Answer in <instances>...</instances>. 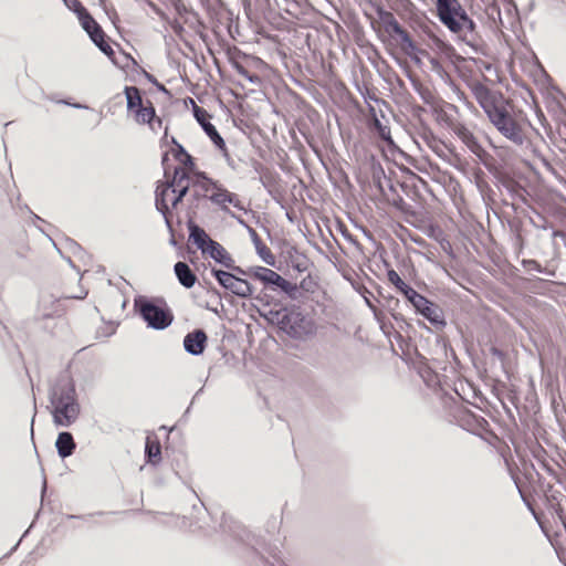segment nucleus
I'll use <instances>...</instances> for the list:
<instances>
[{"label": "nucleus", "instance_id": "f257e3e1", "mask_svg": "<svg viewBox=\"0 0 566 566\" xmlns=\"http://www.w3.org/2000/svg\"><path fill=\"white\" fill-rule=\"evenodd\" d=\"M53 421L60 427H70L78 417L80 405L75 387L70 379L61 380L51 392Z\"/></svg>", "mask_w": 566, "mask_h": 566}, {"label": "nucleus", "instance_id": "f03ea898", "mask_svg": "<svg viewBox=\"0 0 566 566\" xmlns=\"http://www.w3.org/2000/svg\"><path fill=\"white\" fill-rule=\"evenodd\" d=\"M189 188V176L182 168L175 169L174 179L170 184L158 186L156 191V206L164 214L169 207H175Z\"/></svg>", "mask_w": 566, "mask_h": 566}, {"label": "nucleus", "instance_id": "7ed1b4c3", "mask_svg": "<svg viewBox=\"0 0 566 566\" xmlns=\"http://www.w3.org/2000/svg\"><path fill=\"white\" fill-rule=\"evenodd\" d=\"M438 15L452 32L474 30V22L462 10L458 0H437Z\"/></svg>", "mask_w": 566, "mask_h": 566}, {"label": "nucleus", "instance_id": "20e7f679", "mask_svg": "<svg viewBox=\"0 0 566 566\" xmlns=\"http://www.w3.org/2000/svg\"><path fill=\"white\" fill-rule=\"evenodd\" d=\"M488 117L504 137L517 145L523 144L524 137L522 127L510 114L504 104H501L495 109L491 111L490 114H488Z\"/></svg>", "mask_w": 566, "mask_h": 566}, {"label": "nucleus", "instance_id": "39448f33", "mask_svg": "<svg viewBox=\"0 0 566 566\" xmlns=\"http://www.w3.org/2000/svg\"><path fill=\"white\" fill-rule=\"evenodd\" d=\"M282 323L287 333L295 338H306L316 332L314 319L298 311H291L284 316Z\"/></svg>", "mask_w": 566, "mask_h": 566}, {"label": "nucleus", "instance_id": "423d86ee", "mask_svg": "<svg viewBox=\"0 0 566 566\" xmlns=\"http://www.w3.org/2000/svg\"><path fill=\"white\" fill-rule=\"evenodd\" d=\"M206 192H210V200L219 206L223 211H228V206L231 205L239 210H244V207L238 196L232 193L211 180L205 179L202 186Z\"/></svg>", "mask_w": 566, "mask_h": 566}, {"label": "nucleus", "instance_id": "0eeeda50", "mask_svg": "<svg viewBox=\"0 0 566 566\" xmlns=\"http://www.w3.org/2000/svg\"><path fill=\"white\" fill-rule=\"evenodd\" d=\"M81 12L82 13L77 18L80 20L82 28L87 32L91 40L96 44V46H98V49L107 56L112 57L114 51L111 48V45L104 40V32L102 28L87 12V10Z\"/></svg>", "mask_w": 566, "mask_h": 566}, {"label": "nucleus", "instance_id": "6e6552de", "mask_svg": "<svg viewBox=\"0 0 566 566\" xmlns=\"http://www.w3.org/2000/svg\"><path fill=\"white\" fill-rule=\"evenodd\" d=\"M143 318L156 329H163L171 323L170 316L160 307L146 301L137 302Z\"/></svg>", "mask_w": 566, "mask_h": 566}, {"label": "nucleus", "instance_id": "1a4fd4ad", "mask_svg": "<svg viewBox=\"0 0 566 566\" xmlns=\"http://www.w3.org/2000/svg\"><path fill=\"white\" fill-rule=\"evenodd\" d=\"M213 275L224 289L238 296L248 297L253 292L251 285L245 280L239 279L229 272L214 270Z\"/></svg>", "mask_w": 566, "mask_h": 566}, {"label": "nucleus", "instance_id": "9d476101", "mask_svg": "<svg viewBox=\"0 0 566 566\" xmlns=\"http://www.w3.org/2000/svg\"><path fill=\"white\" fill-rule=\"evenodd\" d=\"M251 275L259 281L271 284L280 287L284 292H290L293 289V285L283 279L280 274L274 272L271 269L263 268V266H255L251 269Z\"/></svg>", "mask_w": 566, "mask_h": 566}, {"label": "nucleus", "instance_id": "9b49d317", "mask_svg": "<svg viewBox=\"0 0 566 566\" xmlns=\"http://www.w3.org/2000/svg\"><path fill=\"white\" fill-rule=\"evenodd\" d=\"M473 95L481 105V107L484 109V112L490 114L491 111L495 109L497 106L503 104V102L500 101V98L492 93L486 86L482 84H475L472 87Z\"/></svg>", "mask_w": 566, "mask_h": 566}, {"label": "nucleus", "instance_id": "f8f14e48", "mask_svg": "<svg viewBox=\"0 0 566 566\" xmlns=\"http://www.w3.org/2000/svg\"><path fill=\"white\" fill-rule=\"evenodd\" d=\"M207 335L201 329H196L186 335L184 347L191 355H200L206 347Z\"/></svg>", "mask_w": 566, "mask_h": 566}, {"label": "nucleus", "instance_id": "ddd939ff", "mask_svg": "<svg viewBox=\"0 0 566 566\" xmlns=\"http://www.w3.org/2000/svg\"><path fill=\"white\" fill-rule=\"evenodd\" d=\"M202 253L208 254L212 259H214L217 262L230 266L232 259L227 253V251L223 249L221 244H219L217 241L212 240L209 242V244L203 248Z\"/></svg>", "mask_w": 566, "mask_h": 566}, {"label": "nucleus", "instance_id": "4468645a", "mask_svg": "<svg viewBox=\"0 0 566 566\" xmlns=\"http://www.w3.org/2000/svg\"><path fill=\"white\" fill-rule=\"evenodd\" d=\"M135 119L139 124H149L154 130L156 129L155 124L160 126L161 123L159 118H155V109L149 101L136 111Z\"/></svg>", "mask_w": 566, "mask_h": 566}, {"label": "nucleus", "instance_id": "2eb2a0df", "mask_svg": "<svg viewBox=\"0 0 566 566\" xmlns=\"http://www.w3.org/2000/svg\"><path fill=\"white\" fill-rule=\"evenodd\" d=\"M420 302L416 298L410 300V303L416 310L421 313L430 322H439V315L437 307L433 306L427 298L419 294Z\"/></svg>", "mask_w": 566, "mask_h": 566}, {"label": "nucleus", "instance_id": "dca6fc26", "mask_svg": "<svg viewBox=\"0 0 566 566\" xmlns=\"http://www.w3.org/2000/svg\"><path fill=\"white\" fill-rule=\"evenodd\" d=\"M388 281L395 285V287L398 289L408 298V301L416 298L420 302L419 293L406 284L396 271L390 270L388 272Z\"/></svg>", "mask_w": 566, "mask_h": 566}, {"label": "nucleus", "instance_id": "f3484780", "mask_svg": "<svg viewBox=\"0 0 566 566\" xmlns=\"http://www.w3.org/2000/svg\"><path fill=\"white\" fill-rule=\"evenodd\" d=\"M55 447L61 458L70 457L75 449L72 434L70 432H61L55 441Z\"/></svg>", "mask_w": 566, "mask_h": 566}, {"label": "nucleus", "instance_id": "a211bd4d", "mask_svg": "<svg viewBox=\"0 0 566 566\" xmlns=\"http://www.w3.org/2000/svg\"><path fill=\"white\" fill-rule=\"evenodd\" d=\"M175 273L179 282L187 289H190L196 283V275L192 273L188 264L185 262H177L175 264Z\"/></svg>", "mask_w": 566, "mask_h": 566}, {"label": "nucleus", "instance_id": "6ab92c4d", "mask_svg": "<svg viewBox=\"0 0 566 566\" xmlns=\"http://www.w3.org/2000/svg\"><path fill=\"white\" fill-rule=\"evenodd\" d=\"M125 95L128 111H134L136 113V111L145 104L137 87L127 86L125 88Z\"/></svg>", "mask_w": 566, "mask_h": 566}, {"label": "nucleus", "instance_id": "aec40b11", "mask_svg": "<svg viewBox=\"0 0 566 566\" xmlns=\"http://www.w3.org/2000/svg\"><path fill=\"white\" fill-rule=\"evenodd\" d=\"M196 116L198 118V120L200 122V124L202 125V128L205 129V132L207 133V135L211 138V140L220 148V149H223L224 148V142L223 139L221 138V136L218 134L216 127L207 122L205 118H201L199 116V113L196 112Z\"/></svg>", "mask_w": 566, "mask_h": 566}, {"label": "nucleus", "instance_id": "412c9836", "mask_svg": "<svg viewBox=\"0 0 566 566\" xmlns=\"http://www.w3.org/2000/svg\"><path fill=\"white\" fill-rule=\"evenodd\" d=\"M190 239L201 251L209 244V242L212 241V239L205 232V230L200 229L199 227L190 228Z\"/></svg>", "mask_w": 566, "mask_h": 566}, {"label": "nucleus", "instance_id": "4be33fe9", "mask_svg": "<svg viewBox=\"0 0 566 566\" xmlns=\"http://www.w3.org/2000/svg\"><path fill=\"white\" fill-rule=\"evenodd\" d=\"M146 452L149 458V461L156 462L160 455V446L158 442H154L150 439H147L146 442Z\"/></svg>", "mask_w": 566, "mask_h": 566}, {"label": "nucleus", "instance_id": "5701e85b", "mask_svg": "<svg viewBox=\"0 0 566 566\" xmlns=\"http://www.w3.org/2000/svg\"><path fill=\"white\" fill-rule=\"evenodd\" d=\"M457 134L471 149H474L478 146L474 136L465 127L458 128Z\"/></svg>", "mask_w": 566, "mask_h": 566}, {"label": "nucleus", "instance_id": "b1692460", "mask_svg": "<svg viewBox=\"0 0 566 566\" xmlns=\"http://www.w3.org/2000/svg\"><path fill=\"white\" fill-rule=\"evenodd\" d=\"M63 1L69 9L73 10L76 13L77 17L82 13L81 11H86V9L82 6V3L78 0Z\"/></svg>", "mask_w": 566, "mask_h": 566}, {"label": "nucleus", "instance_id": "393cba45", "mask_svg": "<svg viewBox=\"0 0 566 566\" xmlns=\"http://www.w3.org/2000/svg\"><path fill=\"white\" fill-rule=\"evenodd\" d=\"M260 254L266 264L274 265V256L272 255L270 250L263 249L260 251Z\"/></svg>", "mask_w": 566, "mask_h": 566}, {"label": "nucleus", "instance_id": "a878e982", "mask_svg": "<svg viewBox=\"0 0 566 566\" xmlns=\"http://www.w3.org/2000/svg\"><path fill=\"white\" fill-rule=\"evenodd\" d=\"M126 60H130L134 64L136 63L135 60L130 59L129 56H126Z\"/></svg>", "mask_w": 566, "mask_h": 566}]
</instances>
